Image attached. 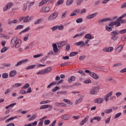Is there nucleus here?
<instances>
[{"label":"nucleus","instance_id":"obj_1","mask_svg":"<svg viewBox=\"0 0 126 126\" xmlns=\"http://www.w3.org/2000/svg\"><path fill=\"white\" fill-rule=\"evenodd\" d=\"M99 89L100 87L99 86L94 87L91 89L89 94H91V95H96V94L99 92Z\"/></svg>","mask_w":126,"mask_h":126},{"label":"nucleus","instance_id":"obj_2","mask_svg":"<svg viewBox=\"0 0 126 126\" xmlns=\"http://www.w3.org/2000/svg\"><path fill=\"white\" fill-rule=\"evenodd\" d=\"M59 15V13L58 12H56L55 13H53L51 15L49 16L48 19V21H52V20H55L56 18L58 17V16Z\"/></svg>","mask_w":126,"mask_h":126},{"label":"nucleus","instance_id":"obj_3","mask_svg":"<svg viewBox=\"0 0 126 126\" xmlns=\"http://www.w3.org/2000/svg\"><path fill=\"white\" fill-rule=\"evenodd\" d=\"M49 108L48 111H51L52 109H53V106L51 105L44 104L40 106V110H43L44 109H48Z\"/></svg>","mask_w":126,"mask_h":126},{"label":"nucleus","instance_id":"obj_4","mask_svg":"<svg viewBox=\"0 0 126 126\" xmlns=\"http://www.w3.org/2000/svg\"><path fill=\"white\" fill-rule=\"evenodd\" d=\"M123 49H124V45L122 44L120 45L115 50V53L116 54V55H118V54H120V53L122 52Z\"/></svg>","mask_w":126,"mask_h":126},{"label":"nucleus","instance_id":"obj_5","mask_svg":"<svg viewBox=\"0 0 126 126\" xmlns=\"http://www.w3.org/2000/svg\"><path fill=\"white\" fill-rule=\"evenodd\" d=\"M67 44V41L64 40V41H62L58 42L57 43L58 47V48H62L65 45H66Z\"/></svg>","mask_w":126,"mask_h":126},{"label":"nucleus","instance_id":"obj_6","mask_svg":"<svg viewBox=\"0 0 126 126\" xmlns=\"http://www.w3.org/2000/svg\"><path fill=\"white\" fill-rule=\"evenodd\" d=\"M90 75L91 77H92V78L95 79V80H98V79H99V76L94 72L90 73Z\"/></svg>","mask_w":126,"mask_h":126},{"label":"nucleus","instance_id":"obj_7","mask_svg":"<svg viewBox=\"0 0 126 126\" xmlns=\"http://www.w3.org/2000/svg\"><path fill=\"white\" fill-rule=\"evenodd\" d=\"M51 9L49 6H46L45 7L42 8L40 10V12H49Z\"/></svg>","mask_w":126,"mask_h":126},{"label":"nucleus","instance_id":"obj_8","mask_svg":"<svg viewBox=\"0 0 126 126\" xmlns=\"http://www.w3.org/2000/svg\"><path fill=\"white\" fill-rule=\"evenodd\" d=\"M70 118V115L67 114L63 115H62L61 117V119L64 120V121H67Z\"/></svg>","mask_w":126,"mask_h":126},{"label":"nucleus","instance_id":"obj_9","mask_svg":"<svg viewBox=\"0 0 126 126\" xmlns=\"http://www.w3.org/2000/svg\"><path fill=\"white\" fill-rule=\"evenodd\" d=\"M110 20H111V19L110 18H106L101 20H99L98 22L99 24H102V23L110 21Z\"/></svg>","mask_w":126,"mask_h":126},{"label":"nucleus","instance_id":"obj_10","mask_svg":"<svg viewBox=\"0 0 126 126\" xmlns=\"http://www.w3.org/2000/svg\"><path fill=\"white\" fill-rule=\"evenodd\" d=\"M28 62V59H25L21 61H19L16 63V66H19V65H21V64H22L23 63H27Z\"/></svg>","mask_w":126,"mask_h":126},{"label":"nucleus","instance_id":"obj_11","mask_svg":"<svg viewBox=\"0 0 126 126\" xmlns=\"http://www.w3.org/2000/svg\"><path fill=\"white\" fill-rule=\"evenodd\" d=\"M104 101V98H98L94 99V103H97V104H102Z\"/></svg>","mask_w":126,"mask_h":126},{"label":"nucleus","instance_id":"obj_12","mask_svg":"<svg viewBox=\"0 0 126 126\" xmlns=\"http://www.w3.org/2000/svg\"><path fill=\"white\" fill-rule=\"evenodd\" d=\"M89 119V116H88V115L86 116V117L84 118V119L80 123V125L83 126V125H84V124H85L86 123V122H87V121H88Z\"/></svg>","mask_w":126,"mask_h":126},{"label":"nucleus","instance_id":"obj_13","mask_svg":"<svg viewBox=\"0 0 126 126\" xmlns=\"http://www.w3.org/2000/svg\"><path fill=\"white\" fill-rule=\"evenodd\" d=\"M121 18L119 17L118 19L114 22V25L116 26V27H119V26H121Z\"/></svg>","mask_w":126,"mask_h":126},{"label":"nucleus","instance_id":"obj_14","mask_svg":"<svg viewBox=\"0 0 126 126\" xmlns=\"http://www.w3.org/2000/svg\"><path fill=\"white\" fill-rule=\"evenodd\" d=\"M96 15H98V12H95L93 14L89 15V16H87V19H92V18H94V17H95V16H96Z\"/></svg>","mask_w":126,"mask_h":126},{"label":"nucleus","instance_id":"obj_15","mask_svg":"<svg viewBox=\"0 0 126 126\" xmlns=\"http://www.w3.org/2000/svg\"><path fill=\"white\" fill-rule=\"evenodd\" d=\"M104 52H107V53H111L114 51V47H111L109 48H105L103 49Z\"/></svg>","mask_w":126,"mask_h":126},{"label":"nucleus","instance_id":"obj_16","mask_svg":"<svg viewBox=\"0 0 126 126\" xmlns=\"http://www.w3.org/2000/svg\"><path fill=\"white\" fill-rule=\"evenodd\" d=\"M53 48V52L55 54H58L59 53V49H58V46H57V44L56 43L53 44L52 45Z\"/></svg>","mask_w":126,"mask_h":126},{"label":"nucleus","instance_id":"obj_17","mask_svg":"<svg viewBox=\"0 0 126 126\" xmlns=\"http://www.w3.org/2000/svg\"><path fill=\"white\" fill-rule=\"evenodd\" d=\"M76 80V77L75 76H71L70 78H68V82L69 83H71L72 81H75Z\"/></svg>","mask_w":126,"mask_h":126},{"label":"nucleus","instance_id":"obj_18","mask_svg":"<svg viewBox=\"0 0 126 126\" xmlns=\"http://www.w3.org/2000/svg\"><path fill=\"white\" fill-rule=\"evenodd\" d=\"M16 41H17V37H14L11 40V45L12 46H14L16 43Z\"/></svg>","mask_w":126,"mask_h":126},{"label":"nucleus","instance_id":"obj_19","mask_svg":"<svg viewBox=\"0 0 126 126\" xmlns=\"http://www.w3.org/2000/svg\"><path fill=\"white\" fill-rule=\"evenodd\" d=\"M17 72L16 70H12L10 71V72L9 74V75L10 77H14V76H15L16 75Z\"/></svg>","mask_w":126,"mask_h":126},{"label":"nucleus","instance_id":"obj_20","mask_svg":"<svg viewBox=\"0 0 126 126\" xmlns=\"http://www.w3.org/2000/svg\"><path fill=\"white\" fill-rule=\"evenodd\" d=\"M1 65L2 67H0V69H2V68H4L5 67H9L11 64L10 63H3Z\"/></svg>","mask_w":126,"mask_h":126},{"label":"nucleus","instance_id":"obj_21","mask_svg":"<svg viewBox=\"0 0 126 126\" xmlns=\"http://www.w3.org/2000/svg\"><path fill=\"white\" fill-rule=\"evenodd\" d=\"M37 124H38V121H34L32 123L26 124L24 126H37Z\"/></svg>","mask_w":126,"mask_h":126},{"label":"nucleus","instance_id":"obj_22","mask_svg":"<svg viewBox=\"0 0 126 126\" xmlns=\"http://www.w3.org/2000/svg\"><path fill=\"white\" fill-rule=\"evenodd\" d=\"M75 45L77 46H81V47H83L85 46V43H84V41H79L75 43Z\"/></svg>","mask_w":126,"mask_h":126},{"label":"nucleus","instance_id":"obj_23","mask_svg":"<svg viewBox=\"0 0 126 126\" xmlns=\"http://www.w3.org/2000/svg\"><path fill=\"white\" fill-rule=\"evenodd\" d=\"M30 18H29V16H27L26 17H23V22L27 23L30 21Z\"/></svg>","mask_w":126,"mask_h":126},{"label":"nucleus","instance_id":"obj_24","mask_svg":"<svg viewBox=\"0 0 126 126\" xmlns=\"http://www.w3.org/2000/svg\"><path fill=\"white\" fill-rule=\"evenodd\" d=\"M43 73L44 74H46V73H48V72H50L51 70H52V68L51 67H49L48 68H47L45 69H43Z\"/></svg>","mask_w":126,"mask_h":126},{"label":"nucleus","instance_id":"obj_25","mask_svg":"<svg viewBox=\"0 0 126 126\" xmlns=\"http://www.w3.org/2000/svg\"><path fill=\"white\" fill-rule=\"evenodd\" d=\"M21 45V39H18L17 42L15 45V47L17 49V48H19Z\"/></svg>","mask_w":126,"mask_h":126},{"label":"nucleus","instance_id":"obj_26","mask_svg":"<svg viewBox=\"0 0 126 126\" xmlns=\"http://www.w3.org/2000/svg\"><path fill=\"white\" fill-rule=\"evenodd\" d=\"M49 1V0H42L38 4V6H42L43 4H45V3H47Z\"/></svg>","mask_w":126,"mask_h":126},{"label":"nucleus","instance_id":"obj_27","mask_svg":"<svg viewBox=\"0 0 126 126\" xmlns=\"http://www.w3.org/2000/svg\"><path fill=\"white\" fill-rule=\"evenodd\" d=\"M36 67V65L33 64V65H30L26 68V70H28L29 69H33V68H35Z\"/></svg>","mask_w":126,"mask_h":126},{"label":"nucleus","instance_id":"obj_28","mask_svg":"<svg viewBox=\"0 0 126 126\" xmlns=\"http://www.w3.org/2000/svg\"><path fill=\"white\" fill-rule=\"evenodd\" d=\"M57 94L59 95H66L67 94V91H60L57 93Z\"/></svg>","mask_w":126,"mask_h":126},{"label":"nucleus","instance_id":"obj_29","mask_svg":"<svg viewBox=\"0 0 126 126\" xmlns=\"http://www.w3.org/2000/svg\"><path fill=\"white\" fill-rule=\"evenodd\" d=\"M63 101L65 103H67V104H68V105H71V106L72 105V102H71V101H70V100H69L67 99L64 98L63 99Z\"/></svg>","mask_w":126,"mask_h":126},{"label":"nucleus","instance_id":"obj_30","mask_svg":"<svg viewBox=\"0 0 126 126\" xmlns=\"http://www.w3.org/2000/svg\"><path fill=\"white\" fill-rule=\"evenodd\" d=\"M36 118H37V115L33 114L32 115V117L29 119L28 121H33V120H35Z\"/></svg>","mask_w":126,"mask_h":126},{"label":"nucleus","instance_id":"obj_31","mask_svg":"<svg viewBox=\"0 0 126 126\" xmlns=\"http://www.w3.org/2000/svg\"><path fill=\"white\" fill-rule=\"evenodd\" d=\"M111 36H117V35H119V32L117 31H113L110 33Z\"/></svg>","mask_w":126,"mask_h":126},{"label":"nucleus","instance_id":"obj_32","mask_svg":"<svg viewBox=\"0 0 126 126\" xmlns=\"http://www.w3.org/2000/svg\"><path fill=\"white\" fill-rule=\"evenodd\" d=\"M83 35H84V32H81L80 33L76 34L73 37V38L74 39V38H76V37H82Z\"/></svg>","mask_w":126,"mask_h":126},{"label":"nucleus","instance_id":"obj_33","mask_svg":"<svg viewBox=\"0 0 126 126\" xmlns=\"http://www.w3.org/2000/svg\"><path fill=\"white\" fill-rule=\"evenodd\" d=\"M57 84V82H52L49 85L47 86V88H51L52 86L56 85Z\"/></svg>","mask_w":126,"mask_h":126},{"label":"nucleus","instance_id":"obj_34","mask_svg":"<svg viewBox=\"0 0 126 126\" xmlns=\"http://www.w3.org/2000/svg\"><path fill=\"white\" fill-rule=\"evenodd\" d=\"M17 116H15L13 117H11L8 119H7L5 121V123H8V122H10V121H12L13 120H14V119H17Z\"/></svg>","mask_w":126,"mask_h":126},{"label":"nucleus","instance_id":"obj_35","mask_svg":"<svg viewBox=\"0 0 126 126\" xmlns=\"http://www.w3.org/2000/svg\"><path fill=\"white\" fill-rule=\"evenodd\" d=\"M85 39H88V40H90L92 39V35L90 34V33H88L85 36Z\"/></svg>","mask_w":126,"mask_h":126},{"label":"nucleus","instance_id":"obj_36","mask_svg":"<svg viewBox=\"0 0 126 126\" xmlns=\"http://www.w3.org/2000/svg\"><path fill=\"white\" fill-rule=\"evenodd\" d=\"M50 102H51V101L49 100H43L40 102V104L43 105V104H48V103H50Z\"/></svg>","mask_w":126,"mask_h":126},{"label":"nucleus","instance_id":"obj_37","mask_svg":"<svg viewBox=\"0 0 126 126\" xmlns=\"http://www.w3.org/2000/svg\"><path fill=\"white\" fill-rule=\"evenodd\" d=\"M76 55H78V52H73L69 54V57H74L76 56Z\"/></svg>","mask_w":126,"mask_h":126},{"label":"nucleus","instance_id":"obj_38","mask_svg":"<svg viewBox=\"0 0 126 126\" xmlns=\"http://www.w3.org/2000/svg\"><path fill=\"white\" fill-rule=\"evenodd\" d=\"M30 30V27H28V28L24 30L23 31L19 33V35H21L22 33H25V32H28V30Z\"/></svg>","mask_w":126,"mask_h":126},{"label":"nucleus","instance_id":"obj_39","mask_svg":"<svg viewBox=\"0 0 126 126\" xmlns=\"http://www.w3.org/2000/svg\"><path fill=\"white\" fill-rule=\"evenodd\" d=\"M112 36L111 37V39L113 41H117L118 40L119 37L117 35H112Z\"/></svg>","mask_w":126,"mask_h":126},{"label":"nucleus","instance_id":"obj_40","mask_svg":"<svg viewBox=\"0 0 126 126\" xmlns=\"http://www.w3.org/2000/svg\"><path fill=\"white\" fill-rule=\"evenodd\" d=\"M2 77L4 79H5V78H8V74H7V73H3L2 74Z\"/></svg>","mask_w":126,"mask_h":126},{"label":"nucleus","instance_id":"obj_41","mask_svg":"<svg viewBox=\"0 0 126 126\" xmlns=\"http://www.w3.org/2000/svg\"><path fill=\"white\" fill-rule=\"evenodd\" d=\"M81 102H82V98L80 97L75 102V105H78V104L81 103Z\"/></svg>","mask_w":126,"mask_h":126},{"label":"nucleus","instance_id":"obj_42","mask_svg":"<svg viewBox=\"0 0 126 126\" xmlns=\"http://www.w3.org/2000/svg\"><path fill=\"white\" fill-rule=\"evenodd\" d=\"M73 2V0H67L66 4V5H70L71 4H72Z\"/></svg>","mask_w":126,"mask_h":126},{"label":"nucleus","instance_id":"obj_43","mask_svg":"<svg viewBox=\"0 0 126 126\" xmlns=\"http://www.w3.org/2000/svg\"><path fill=\"white\" fill-rule=\"evenodd\" d=\"M104 112L106 114H110V113H112V112H113V109H105Z\"/></svg>","mask_w":126,"mask_h":126},{"label":"nucleus","instance_id":"obj_44","mask_svg":"<svg viewBox=\"0 0 126 126\" xmlns=\"http://www.w3.org/2000/svg\"><path fill=\"white\" fill-rule=\"evenodd\" d=\"M30 85L29 84H26L23 87H22V89H27V88H29Z\"/></svg>","mask_w":126,"mask_h":126},{"label":"nucleus","instance_id":"obj_45","mask_svg":"<svg viewBox=\"0 0 126 126\" xmlns=\"http://www.w3.org/2000/svg\"><path fill=\"white\" fill-rule=\"evenodd\" d=\"M80 85H81V83H75L71 85V87H74V86H80Z\"/></svg>","mask_w":126,"mask_h":126},{"label":"nucleus","instance_id":"obj_46","mask_svg":"<svg viewBox=\"0 0 126 126\" xmlns=\"http://www.w3.org/2000/svg\"><path fill=\"white\" fill-rule=\"evenodd\" d=\"M101 118L100 117H94L93 118V120H94V121H97V122H100L101 121Z\"/></svg>","mask_w":126,"mask_h":126},{"label":"nucleus","instance_id":"obj_47","mask_svg":"<svg viewBox=\"0 0 126 126\" xmlns=\"http://www.w3.org/2000/svg\"><path fill=\"white\" fill-rule=\"evenodd\" d=\"M16 105V103H14L10 104L9 105L6 106L5 109H8V108H11V107H13Z\"/></svg>","mask_w":126,"mask_h":126},{"label":"nucleus","instance_id":"obj_48","mask_svg":"<svg viewBox=\"0 0 126 126\" xmlns=\"http://www.w3.org/2000/svg\"><path fill=\"white\" fill-rule=\"evenodd\" d=\"M84 0H77L76 4L77 5H80L83 2Z\"/></svg>","mask_w":126,"mask_h":126},{"label":"nucleus","instance_id":"obj_49","mask_svg":"<svg viewBox=\"0 0 126 126\" xmlns=\"http://www.w3.org/2000/svg\"><path fill=\"white\" fill-rule=\"evenodd\" d=\"M42 21H43V19H39L36 21H35L34 22V24H35V25H36V24H39V23H41V22H42Z\"/></svg>","mask_w":126,"mask_h":126},{"label":"nucleus","instance_id":"obj_50","mask_svg":"<svg viewBox=\"0 0 126 126\" xmlns=\"http://www.w3.org/2000/svg\"><path fill=\"white\" fill-rule=\"evenodd\" d=\"M22 85V83H16L15 84V85L13 86V87L15 88H17V87H20V86H21Z\"/></svg>","mask_w":126,"mask_h":126},{"label":"nucleus","instance_id":"obj_51","mask_svg":"<svg viewBox=\"0 0 126 126\" xmlns=\"http://www.w3.org/2000/svg\"><path fill=\"white\" fill-rule=\"evenodd\" d=\"M82 21H83V19L81 18H78L76 20V22L77 23H81V22H82Z\"/></svg>","mask_w":126,"mask_h":126},{"label":"nucleus","instance_id":"obj_52","mask_svg":"<svg viewBox=\"0 0 126 126\" xmlns=\"http://www.w3.org/2000/svg\"><path fill=\"white\" fill-rule=\"evenodd\" d=\"M23 25H18L15 28V30H18L19 29H23Z\"/></svg>","mask_w":126,"mask_h":126},{"label":"nucleus","instance_id":"obj_53","mask_svg":"<svg viewBox=\"0 0 126 126\" xmlns=\"http://www.w3.org/2000/svg\"><path fill=\"white\" fill-rule=\"evenodd\" d=\"M66 17V12H64L62 14L61 19H64L65 17Z\"/></svg>","mask_w":126,"mask_h":126},{"label":"nucleus","instance_id":"obj_54","mask_svg":"<svg viewBox=\"0 0 126 126\" xmlns=\"http://www.w3.org/2000/svg\"><path fill=\"white\" fill-rule=\"evenodd\" d=\"M70 49V45H69V44H67L65 47V51H66L67 52H68Z\"/></svg>","mask_w":126,"mask_h":126},{"label":"nucleus","instance_id":"obj_55","mask_svg":"<svg viewBox=\"0 0 126 126\" xmlns=\"http://www.w3.org/2000/svg\"><path fill=\"white\" fill-rule=\"evenodd\" d=\"M7 7H8V8H10V7H11L12 6V5H13V3L12 2H9V3H8L6 5Z\"/></svg>","mask_w":126,"mask_h":126},{"label":"nucleus","instance_id":"obj_56","mask_svg":"<svg viewBox=\"0 0 126 126\" xmlns=\"http://www.w3.org/2000/svg\"><path fill=\"white\" fill-rule=\"evenodd\" d=\"M58 90H60V88L59 87H55L52 89V92H56V91H58Z\"/></svg>","mask_w":126,"mask_h":126},{"label":"nucleus","instance_id":"obj_57","mask_svg":"<svg viewBox=\"0 0 126 126\" xmlns=\"http://www.w3.org/2000/svg\"><path fill=\"white\" fill-rule=\"evenodd\" d=\"M89 39H87L86 41H85V46H86V47H89L90 45L88 43H89Z\"/></svg>","mask_w":126,"mask_h":126},{"label":"nucleus","instance_id":"obj_58","mask_svg":"<svg viewBox=\"0 0 126 126\" xmlns=\"http://www.w3.org/2000/svg\"><path fill=\"white\" fill-rule=\"evenodd\" d=\"M120 116H122L121 113H117L115 115L114 119H118V118H119V117H120Z\"/></svg>","mask_w":126,"mask_h":126},{"label":"nucleus","instance_id":"obj_59","mask_svg":"<svg viewBox=\"0 0 126 126\" xmlns=\"http://www.w3.org/2000/svg\"><path fill=\"white\" fill-rule=\"evenodd\" d=\"M51 123V121L49 120H46L44 121V125H45L46 126L48 125H50Z\"/></svg>","mask_w":126,"mask_h":126},{"label":"nucleus","instance_id":"obj_60","mask_svg":"<svg viewBox=\"0 0 126 126\" xmlns=\"http://www.w3.org/2000/svg\"><path fill=\"white\" fill-rule=\"evenodd\" d=\"M63 2V0H59V1L56 3V5H59V4H62Z\"/></svg>","mask_w":126,"mask_h":126},{"label":"nucleus","instance_id":"obj_61","mask_svg":"<svg viewBox=\"0 0 126 126\" xmlns=\"http://www.w3.org/2000/svg\"><path fill=\"white\" fill-rule=\"evenodd\" d=\"M43 54H37L36 55L33 56V58H40V57H42Z\"/></svg>","mask_w":126,"mask_h":126},{"label":"nucleus","instance_id":"obj_62","mask_svg":"<svg viewBox=\"0 0 126 126\" xmlns=\"http://www.w3.org/2000/svg\"><path fill=\"white\" fill-rule=\"evenodd\" d=\"M111 121V116H110L108 118L105 120V124H109Z\"/></svg>","mask_w":126,"mask_h":126},{"label":"nucleus","instance_id":"obj_63","mask_svg":"<svg viewBox=\"0 0 126 126\" xmlns=\"http://www.w3.org/2000/svg\"><path fill=\"white\" fill-rule=\"evenodd\" d=\"M119 33L120 34H125V33H126V29H124V30L120 31Z\"/></svg>","mask_w":126,"mask_h":126},{"label":"nucleus","instance_id":"obj_64","mask_svg":"<svg viewBox=\"0 0 126 126\" xmlns=\"http://www.w3.org/2000/svg\"><path fill=\"white\" fill-rule=\"evenodd\" d=\"M105 29H106V30H107V31H108V32L112 31V30L111 27H109L107 26L105 27Z\"/></svg>","mask_w":126,"mask_h":126}]
</instances>
